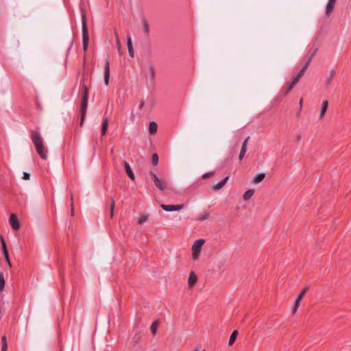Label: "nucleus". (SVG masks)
Masks as SVG:
<instances>
[{
    "label": "nucleus",
    "mask_w": 351,
    "mask_h": 351,
    "mask_svg": "<svg viewBox=\"0 0 351 351\" xmlns=\"http://www.w3.org/2000/svg\"><path fill=\"white\" fill-rule=\"evenodd\" d=\"M30 137L37 154L43 160H47L48 150L44 145V140L40 134L37 131L32 130Z\"/></svg>",
    "instance_id": "nucleus-1"
},
{
    "label": "nucleus",
    "mask_w": 351,
    "mask_h": 351,
    "mask_svg": "<svg viewBox=\"0 0 351 351\" xmlns=\"http://www.w3.org/2000/svg\"><path fill=\"white\" fill-rule=\"evenodd\" d=\"M82 104L80 108V113H81V119L80 125L82 126L84 121L87 107H88V88L87 84L83 82L82 84Z\"/></svg>",
    "instance_id": "nucleus-2"
},
{
    "label": "nucleus",
    "mask_w": 351,
    "mask_h": 351,
    "mask_svg": "<svg viewBox=\"0 0 351 351\" xmlns=\"http://www.w3.org/2000/svg\"><path fill=\"white\" fill-rule=\"evenodd\" d=\"M81 16H82V46L83 50L86 51L88 49L89 37L88 31L87 26V18L85 11L81 9Z\"/></svg>",
    "instance_id": "nucleus-3"
},
{
    "label": "nucleus",
    "mask_w": 351,
    "mask_h": 351,
    "mask_svg": "<svg viewBox=\"0 0 351 351\" xmlns=\"http://www.w3.org/2000/svg\"><path fill=\"white\" fill-rule=\"evenodd\" d=\"M205 240L199 239L196 240L192 246V258L196 261L199 258L202 245L204 244Z\"/></svg>",
    "instance_id": "nucleus-4"
},
{
    "label": "nucleus",
    "mask_w": 351,
    "mask_h": 351,
    "mask_svg": "<svg viewBox=\"0 0 351 351\" xmlns=\"http://www.w3.org/2000/svg\"><path fill=\"white\" fill-rule=\"evenodd\" d=\"M149 175L152 176L156 186L160 191H164L167 188V182L165 180H162L153 172L150 171Z\"/></svg>",
    "instance_id": "nucleus-5"
},
{
    "label": "nucleus",
    "mask_w": 351,
    "mask_h": 351,
    "mask_svg": "<svg viewBox=\"0 0 351 351\" xmlns=\"http://www.w3.org/2000/svg\"><path fill=\"white\" fill-rule=\"evenodd\" d=\"M308 287H306L298 295L295 302V305H294V307L293 309V313H295L296 312L298 308L300 306L301 300L303 299V298L304 297V295L306 293V292L308 291Z\"/></svg>",
    "instance_id": "nucleus-6"
},
{
    "label": "nucleus",
    "mask_w": 351,
    "mask_h": 351,
    "mask_svg": "<svg viewBox=\"0 0 351 351\" xmlns=\"http://www.w3.org/2000/svg\"><path fill=\"white\" fill-rule=\"evenodd\" d=\"M0 240H1V245H2L3 253L5 256V259L7 263L8 264L9 267H11L12 265H11V262H10V260L9 258L8 250L7 248L5 241L2 235H1V237H0Z\"/></svg>",
    "instance_id": "nucleus-7"
},
{
    "label": "nucleus",
    "mask_w": 351,
    "mask_h": 351,
    "mask_svg": "<svg viewBox=\"0 0 351 351\" xmlns=\"http://www.w3.org/2000/svg\"><path fill=\"white\" fill-rule=\"evenodd\" d=\"M160 207L165 211L171 212V211H178L182 210L184 208V204H178V205H167V204H161Z\"/></svg>",
    "instance_id": "nucleus-8"
},
{
    "label": "nucleus",
    "mask_w": 351,
    "mask_h": 351,
    "mask_svg": "<svg viewBox=\"0 0 351 351\" xmlns=\"http://www.w3.org/2000/svg\"><path fill=\"white\" fill-rule=\"evenodd\" d=\"M104 79L105 84L108 86L110 80V62L108 60H106L104 64Z\"/></svg>",
    "instance_id": "nucleus-9"
},
{
    "label": "nucleus",
    "mask_w": 351,
    "mask_h": 351,
    "mask_svg": "<svg viewBox=\"0 0 351 351\" xmlns=\"http://www.w3.org/2000/svg\"><path fill=\"white\" fill-rule=\"evenodd\" d=\"M10 226L14 230H18L20 228V223L15 214H12L9 219Z\"/></svg>",
    "instance_id": "nucleus-10"
},
{
    "label": "nucleus",
    "mask_w": 351,
    "mask_h": 351,
    "mask_svg": "<svg viewBox=\"0 0 351 351\" xmlns=\"http://www.w3.org/2000/svg\"><path fill=\"white\" fill-rule=\"evenodd\" d=\"M308 68V64H305V65L302 68V69L300 71V72L298 73V75L293 78V81L291 82L292 84L295 85L300 78L303 76L306 70Z\"/></svg>",
    "instance_id": "nucleus-11"
},
{
    "label": "nucleus",
    "mask_w": 351,
    "mask_h": 351,
    "mask_svg": "<svg viewBox=\"0 0 351 351\" xmlns=\"http://www.w3.org/2000/svg\"><path fill=\"white\" fill-rule=\"evenodd\" d=\"M337 0H329L326 9V15L329 16L334 10V5Z\"/></svg>",
    "instance_id": "nucleus-12"
},
{
    "label": "nucleus",
    "mask_w": 351,
    "mask_h": 351,
    "mask_svg": "<svg viewBox=\"0 0 351 351\" xmlns=\"http://www.w3.org/2000/svg\"><path fill=\"white\" fill-rule=\"evenodd\" d=\"M197 281V277L193 271H191L189 274L188 279V284L190 287H193Z\"/></svg>",
    "instance_id": "nucleus-13"
},
{
    "label": "nucleus",
    "mask_w": 351,
    "mask_h": 351,
    "mask_svg": "<svg viewBox=\"0 0 351 351\" xmlns=\"http://www.w3.org/2000/svg\"><path fill=\"white\" fill-rule=\"evenodd\" d=\"M124 167H125V171H126L128 176H129V178L131 180H134V174L130 165L126 161H124Z\"/></svg>",
    "instance_id": "nucleus-14"
},
{
    "label": "nucleus",
    "mask_w": 351,
    "mask_h": 351,
    "mask_svg": "<svg viewBox=\"0 0 351 351\" xmlns=\"http://www.w3.org/2000/svg\"><path fill=\"white\" fill-rule=\"evenodd\" d=\"M228 179H229V176H226L222 180H221L219 182H218L217 184L213 185V189L214 190L221 189L226 184V183L227 182Z\"/></svg>",
    "instance_id": "nucleus-15"
},
{
    "label": "nucleus",
    "mask_w": 351,
    "mask_h": 351,
    "mask_svg": "<svg viewBox=\"0 0 351 351\" xmlns=\"http://www.w3.org/2000/svg\"><path fill=\"white\" fill-rule=\"evenodd\" d=\"M127 45H128L129 55H130V56L133 58L134 54V48H133V45H132V39L130 36L127 39Z\"/></svg>",
    "instance_id": "nucleus-16"
},
{
    "label": "nucleus",
    "mask_w": 351,
    "mask_h": 351,
    "mask_svg": "<svg viewBox=\"0 0 351 351\" xmlns=\"http://www.w3.org/2000/svg\"><path fill=\"white\" fill-rule=\"evenodd\" d=\"M317 50H318L317 48H311L309 49L308 53V54L309 55V58L308 59V61L306 63V64H308V66L311 64V62L313 58H314V56H315Z\"/></svg>",
    "instance_id": "nucleus-17"
},
{
    "label": "nucleus",
    "mask_w": 351,
    "mask_h": 351,
    "mask_svg": "<svg viewBox=\"0 0 351 351\" xmlns=\"http://www.w3.org/2000/svg\"><path fill=\"white\" fill-rule=\"evenodd\" d=\"M328 101L327 100L324 101L322 104V108L319 113V117L322 119L325 116L326 112L328 109Z\"/></svg>",
    "instance_id": "nucleus-18"
},
{
    "label": "nucleus",
    "mask_w": 351,
    "mask_h": 351,
    "mask_svg": "<svg viewBox=\"0 0 351 351\" xmlns=\"http://www.w3.org/2000/svg\"><path fill=\"white\" fill-rule=\"evenodd\" d=\"M335 75V71L334 70L330 71V73L326 79V88H328L330 86V85L332 84V82L333 80Z\"/></svg>",
    "instance_id": "nucleus-19"
},
{
    "label": "nucleus",
    "mask_w": 351,
    "mask_h": 351,
    "mask_svg": "<svg viewBox=\"0 0 351 351\" xmlns=\"http://www.w3.org/2000/svg\"><path fill=\"white\" fill-rule=\"evenodd\" d=\"M158 125L157 123L154 121H152L149 123V132L150 134H155L157 132Z\"/></svg>",
    "instance_id": "nucleus-20"
},
{
    "label": "nucleus",
    "mask_w": 351,
    "mask_h": 351,
    "mask_svg": "<svg viewBox=\"0 0 351 351\" xmlns=\"http://www.w3.org/2000/svg\"><path fill=\"white\" fill-rule=\"evenodd\" d=\"M108 125V118H105L103 120L102 125H101V135L102 136L106 135Z\"/></svg>",
    "instance_id": "nucleus-21"
},
{
    "label": "nucleus",
    "mask_w": 351,
    "mask_h": 351,
    "mask_svg": "<svg viewBox=\"0 0 351 351\" xmlns=\"http://www.w3.org/2000/svg\"><path fill=\"white\" fill-rule=\"evenodd\" d=\"M265 178V174L264 173H261L256 175L254 179L253 182L256 184H258L263 180V179Z\"/></svg>",
    "instance_id": "nucleus-22"
},
{
    "label": "nucleus",
    "mask_w": 351,
    "mask_h": 351,
    "mask_svg": "<svg viewBox=\"0 0 351 351\" xmlns=\"http://www.w3.org/2000/svg\"><path fill=\"white\" fill-rule=\"evenodd\" d=\"M254 193V189H248L243 194V199L245 200H246V201L250 199L252 197Z\"/></svg>",
    "instance_id": "nucleus-23"
},
{
    "label": "nucleus",
    "mask_w": 351,
    "mask_h": 351,
    "mask_svg": "<svg viewBox=\"0 0 351 351\" xmlns=\"http://www.w3.org/2000/svg\"><path fill=\"white\" fill-rule=\"evenodd\" d=\"M237 335H238V331L234 330L232 332V333L231 334L230 337L229 339V342H228L229 346H232L234 343Z\"/></svg>",
    "instance_id": "nucleus-24"
},
{
    "label": "nucleus",
    "mask_w": 351,
    "mask_h": 351,
    "mask_svg": "<svg viewBox=\"0 0 351 351\" xmlns=\"http://www.w3.org/2000/svg\"><path fill=\"white\" fill-rule=\"evenodd\" d=\"M143 26L144 32L146 34L147 36H148L149 34V26L147 21L145 19H143Z\"/></svg>",
    "instance_id": "nucleus-25"
},
{
    "label": "nucleus",
    "mask_w": 351,
    "mask_h": 351,
    "mask_svg": "<svg viewBox=\"0 0 351 351\" xmlns=\"http://www.w3.org/2000/svg\"><path fill=\"white\" fill-rule=\"evenodd\" d=\"M249 140H250V136H247L244 140V141L242 143V146H241V149L240 152L243 153V154H245L246 151H247V143H248Z\"/></svg>",
    "instance_id": "nucleus-26"
},
{
    "label": "nucleus",
    "mask_w": 351,
    "mask_h": 351,
    "mask_svg": "<svg viewBox=\"0 0 351 351\" xmlns=\"http://www.w3.org/2000/svg\"><path fill=\"white\" fill-rule=\"evenodd\" d=\"M158 325H159V322L158 321H155L154 322L152 325H151V331L155 335L156 333V331H157V328L158 327Z\"/></svg>",
    "instance_id": "nucleus-27"
},
{
    "label": "nucleus",
    "mask_w": 351,
    "mask_h": 351,
    "mask_svg": "<svg viewBox=\"0 0 351 351\" xmlns=\"http://www.w3.org/2000/svg\"><path fill=\"white\" fill-rule=\"evenodd\" d=\"M5 279L3 276V274L2 272L0 273V292H1L5 287Z\"/></svg>",
    "instance_id": "nucleus-28"
},
{
    "label": "nucleus",
    "mask_w": 351,
    "mask_h": 351,
    "mask_svg": "<svg viewBox=\"0 0 351 351\" xmlns=\"http://www.w3.org/2000/svg\"><path fill=\"white\" fill-rule=\"evenodd\" d=\"M149 217L147 215H142L139 218L138 223L139 224H143V223L148 221Z\"/></svg>",
    "instance_id": "nucleus-29"
},
{
    "label": "nucleus",
    "mask_w": 351,
    "mask_h": 351,
    "mask_svg": "<svg viewBox=\"0 0 351 351\" xmlns=\"http://www.w3.org/2000/svg\"><path fill=\"white\" fill-rule=\"evenodd\" d=\"M152 162L153 165L156 166L158 163V156L157 154L154 153L152 156Z\"/></svg>",
    "instance_id": "nucleus-30"
},
{
    "label": "nucleus",
    "mask_w": 351,
    "mask_h": 351,
    "mask_svg": "<svg viewBox=\"0 0 351 351\" xmlns=\"http://www.w3.org/2000/svg\"><path fill=\"white\" fill-rule=\"evenodd\" d=\"M114 34H115L116 43H117V45L118 47L119 52L121 54V43H120V40H119V38L116 32H114Z\"/></svg>",
    "instance_id": "nucleus-31"
},
{
    "label": "nucleus",
    "mask_w": 351,
    "mask_h": 351,
    "mask_svg": "<svg viewBox=\"0 0 351 351\" xmlns=\"http://www.w3.org/2000/svg\"><path fill=\"white\" fill-rule=\"evenodd\" d=\"M115 207V202L114 199L112 200L111 204H110V217L112 218L114 215V209Z\"/></svg>",
    "instance_id": "nucleus-32"
},
{
    "label": "nucleus",
    "mask_w": 351,
    "mask_h": 351,
    "mask_svg": "<svg viewBox=\"0 0 351 351\" xmlns=\"http://www.w3.org/2000/svg\"><path fill=\"white\" fill-rule=\"evenodd\" d=\"M208 218H209V215H208V213H205V214H204V215H201V216L199 217V219H199V221H204V220H206V219H208Z\"/></svg>",
    "instance_id": "nucleus-33"
},
{
    "label": "nucleus",
    "mask_w": 351,
    "mask_h": 351,
    "mask_svg": "<svg viewBox=\"0 0 351 351\" xmlns=\"http://www.w3.org/2000/svg\"><path fill=\"white\" fill-rule=\"evenodd\" d=\"M213 175H214V172H208V173H204L202 176V178L203 179H206V178H208L213 176Z\"/></svg>",
    "instance_id": "nucleus-34"
},
{
    "label": "nucleus",
    "mask_w": 351,
    "mask_h": 351,
    "mask_svg": "<svg viewBox=\"0 0 351 351\" xmlns=\"http://www.w3.org/2000/svg\"><path fill=\"white\" fill-rule=\"evenodd\" d=\"M294 86L295 85L291 83L289 84V86L286 88L285 94H287L288 93H289L292 90V88L294 87Z\"/></svg>",
    "instance_id": "nucleus-35"
},
{
    "label": "nucleus",
    "mask_w": 351,
    "mask_h": 351,
    "mask_svg": "<svg viewBox=\"0 0 351 351\" xmlns=\"http://www.w3.org/2000/svg\"><path fill=\"white\" fill-rule=\"evenodd\" d=\"M29 178H30V175H29V173H26V172H24V173H23V178L24 180H29Z\"/></svg>",
    "instance_id": "nucleus-36"
},
{
    "label": "nucleus",
    "mask_w": 351,
    "mask_h": 351,
    "mask_svg": "<svg viewBox=\"0 0 351 351\" xmlns=\"http://www.w3.org/2000/svg\"><path fill=\"white\" fill-rule=\"evenodd\" d=\"M8 348V344L3 343L2 344L1 351H6Z\"/></svg>",
    "instance_id": "nucleus-37"
},
{
    "label": "nucleus",
    "mask_w": 351,
    "mask_h": 351,
    "mask_svg": "<svg viewBox=\"0 0 351 351\" xmlns=\"http://www.w3.org/2000/svg\"><path fill=\"white\" fill-rule=\"evenodd\" d=\"M244 156H245V154L240 152V154H239V160H243V157H244Z\"/></svg>",
    "instance_id": "nucleus-38"
},
{
    "label": "nucleus",
    "mask_w": 351,
    "mask_h": 351,
    "mask_svg": "<svg viewBox=\"0 0 351 351\" xmlns=\"http://www.w3.org/2000/svg\"><path fill=\"white\" fill-rule=\"evenodd\" d=\"M1 341H2V344H3V343H7L6 337H5V336H3V337H2V338H1Z\"/></svg>",
    "instance_id": "nucleus-39"
},
{
    "label": "nucleus",
    "mask_w": 351,
    "mask_h": 351,
    "mask_svg": "<svg viewBox=\"0 0 351 351\" xmlns=\"http://www.w3.org/2000/svg\"><path fill=\"white\" fill-rule=\"evenodd\" d=\"M151 73H152V77L154 78L155 71H154V69L153 67L151 68Z\"/></svg>",
    "instance_id": "nucleus-40"
},
{
    "label": "nucleus",
    "mask_w": 351,
    "mask_h": 351,
    "mask_svg": "<svg viewBox=\"0 0 351 351\" xmlns=\"http://www.w3.org/2000/svg\"><path fill=\"white\" fill-rule=\"evenodd\" d=\"M302 104H303V99L301 98L300 101H299V105H300V109L301 110L302 108Z\"/></svg>",
    "instance_id": "nucleus-41"
},
{
    "label": "nucleus",
    "mask_w": 351,
    "mask_h": 351,
    "mask_svg": "<svg viewBox=\"0 0 351 351\" xmlns=\"http://www.w3.org/2000/svg\"><path fill=\"white\" fill-rule=\"evenodd\" d=\"M144 104H145V101H142L139 105V109H142L143 107L144 106Z\"/></svg>",
    "instance_id": "nucleus-42"
},
{
    "label": "nucleus",
    "mask_w": 351,
    "mask_h": 351,
    "mask_svg": "<svg viewBox=\"0 0 351 351\" xmlns=\"http://www.w3.org/2000/svg\"><path fill=\"white\" fill-rule=\"evenodd\" d=\"M301 136L298 135L297 137V141H299L300 140Z\"/></svg>",
    "instance_id": "nucleus-43"
},
{
    "label": "nucleus",
    "mask_w": 351,
    "mask_h": 351,
    "mask_svg": "<svg viewBox=\"0 0 351 351\" xmlns=\"http://www.w3.org/2000/svg\"><path fill=\"white\" fill-rule=\"evenodd\" d=\"M194 351H199V348H196Z\"/></svg>",
    "instance_id": "nucleus-44"
},
{
    "label": "nucleus",
    "mask_w": 351,
    "mask_h": 351,
    "mask_svg": "<svg viewBox=\"0 0 351 351\" xmlns=\"http://www.w3.org/2000/svg\"><path fill=\"white\" fill-rule=\"evenodd\" d=\"M203 351H205V350H203Z\"/></svg>",
    "instance_id": "nucleus-45"
}]
</instances>
